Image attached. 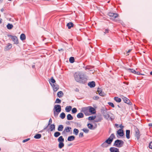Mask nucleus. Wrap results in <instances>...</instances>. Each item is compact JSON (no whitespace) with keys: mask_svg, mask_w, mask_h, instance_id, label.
I'll list each match as a JSON object with an SVG mask.
<instances>
[{"mask_svg":"<svg viewBox=\"0 0 152 152\" xmlns=\"http://www.w3.org/2000/svg\"><path fill=\"white\" fill-rule=\"evenodd\" d=\"M74 77L76 82L83 84H85L88 79L86 74L81 72H75L74 74Z\"/></svg>","mask_w":152,"mask_h":152,"instance_id":"obj_1","label":"nucleus"},{"mask_svg":"<svg viewBox=\"0 0 152 152\" xmlns=\"http://www.w3.org/2000/svg\"><path fill=\"white\" fill-rule=\"evenodd\" d=\"M82 111L86 115H87L88 112L93 114H95L96 113L95 109L91 106L83 108Z\"/></svg>","mask_w":152,"mask_h":152,"instance_id":"obj_2","label":"nucleus"},{"mask_svg":"<svg viewBox=\"0 0 152 152\" xmlns=\"http://www.w3.org/2000/svg\"><path fill=\"white\" fill-rule=\"evenodd\" d=\"M124 144V142L120 140H117L115 141L113 146L118 148H121L123 146Z\"/></svg>","mask_w":152,"mask_h":152,"instance_id":"obj_3","label":"nucleus"},{"mask_svg":"<svg viewBox=\"0 0 152 152\" xmlns=\"http://www.w3.org/2000/svg\"><path fill=\"white\" fill-rule=\"evenodd\" d=\"M7 36L11 38L13 41L14 42V44H18V40L17 37L15 36L8 34Z\"/></svg>","mask_w":152,"mask_h":152,"instance_id":"obj_4","label":"nucleus"},{"mask_svg":"<svg viewBox=\"0 0 152 152\" xmlns=\"http://www.w3.org/2000/svg\"><path fill=\"white\" fill-rule=\"evenodd\" d=\"M108 15L110 17H112V18H111L110 19L113 20H115V18H117L118 16V14L113 13L111 12H109Z\"/></svg>","mask_w":152,"mask_h":152,"instance_id":"obj_5","label":"nucleus"},{"mask_svg":"<svg viewBox=\"0 0 152 152\" xmlns=\"http://www.w3.org/2000/svg\"><path fill=\"white\" fill-rule=\"evenodd\" d=\"M71 128L70 127L67 126L65 128L64 130L63 131L62 133V134H66V133L71 132L72 133V131H71Z\"/></svg>","mask_w":152,"mask_h":152,"instance_id":"obj_6","label":"nucleus"},{"mask_svg":"<svg viewBox=\"0 0 152 152\" xmlns=\"http://www.w3.org/2000/svg\"><path fill=\"white\" fill-rule=\"evenodd\" d=\"M53 111L54 110L56 112L59 113L61 111V107L60 105L59 104L55 105L54 106Z\"/></svg>","mask_w":152,"mask_h":152,"instance_id":"obj_7","label":"nucleus"},{"mask_svg":"<svg viewBox=\"0 0 152 152\" xmlns=\"http://www.w3.org/2000/svg\"><path fill=\"white\" fill-rule=\"evenodd\" d=\"M107 112L106 110H104L103 111L102 114L105 118L107 120H109L111 118L110 117V115Z\"/></svg>","mask_w":152,"mask_h":152,"instance_id":"obj_8","label":"nucleus"},{"mask_svg":"<svg viewBox=\"0 0 152 152\" xmlns=\"http://www.w3.org/2000/svg\"><path fill=\"white\" fill-rule=\"evenodd\" d=\"M135 136L137 138V140H138L140 138V132L138 129L136 127L135 129Z\"/></svg>","mask_w":152,"mask_h":152,"instance_id":"obj_9","label":"nucleus"},{"mask_svg":"<svg viewBox=\"0 0 152 152\" xmlns=\"http://www.w3.org/2000/svg\"><path fill=\"white\" fill-rule=\"evenodd\" d=\"M127 70L129 72L133 73L134 74L137 75H143L140 73L139 72H137L135 70L133 69H127Z\"/></svg>","mask_w":152,"mask_h":152,"instance_id":"obj_10","label":"nucleus"},{"mask_svg":"<svg viewBox=\"0 0 152 152\" xmlns=\"http://www.w3.org/2000/svg\"><path fill=\"white\" fill-rule=\"evenodd\" d=\"M122 99L125 103L130 105L132 104V102L129 100V99L127 98L126 97H123L122 98Z\"/></svg>","mask_w":152,"mask_h":152,"instance_id":"obj_11","label":"nucleus"},{"mask_svg":"<svg viewBox=\"0 0 152 152\" xmlns=\"http://www.w3.org/2000/svg\"><path fill=\"white\" fill-rule=\"evenodd\" d=\"M51 86L53 88L54 91L56 92L57 91L59 88V86L56 83L53 84Z\"/></svg>","mask_w":152,"mask_h":152,"instance_id":"obj_12","label":"nucleus"},{"mask_svg":"<svg viewBox=\"0 0 152 152\" xmlns=\"http://www.w3.org/2000/svg\"><path fill=\"white\" fill-rule=\"evenodd\" d=\"M117 132V134L120 137H122L124 135V131L121 129H119Z\"/></svg>","mask_w":152,"mask_h":152,"instance_id":"obj_13","label":"nucleus"},{"mask_svg":"<svg viewBox=\"0 0 152 152\" xmlns=\"http://www.w3.org/2000/svg\"><path fill=\"white\" fill-rule=\"evenodd\" d=\"M110 151L111 152H120L119 149L115 147H111Z\"/></svg>","mask_w":152,"mask_h":152,"instance_id":"obj_14","label":"nucleus"},{"mask_svg":"<svg viewBox=\"0 0 152 152\" xmlns=\"http://www.w3.org/2000/svg\"><path fill=\"white\" fill-rule=\"evenodd\" d=\"M95 83L94 81H92L89 82L88 83V85L90 88H94L95 86Z\"/></svg>","mask_w":152,"mask_h":152,"instance_id":"obj_15","label":"nucleus"},{"mask_svg":"<svg viewBox=\"0 0 152 152\" xmlns=\"http://www.w3.org/2000/svg\"><path fill=\"white\" fill-rule=\"evenodd\" d=\"M12 45L10 43H8L6 47L4 48V50L5 51H7L9 50L12 48Z\"/></svg>","mask_w":152,"mask_h":152,"instance_id":"obj_16","label":"nucleus"},{"mask_svg":"<svg viewBox=\"0 0 152 152\" xmlns=\"http://www.w3.org/2000/svg\"><path fill=\"white\" fill-rule=\"evenodd\" d=\"M74 25L73 23L71 22H69L67 24L66 26L68 27V29H70L72 27H73Z\"/></svg>","mask_w":152,"mask_h":152,"instance_id":"obj_17","label":"nucleus"},{"mask_svg":"<svg viewBox=\"0 0 152 152\" xmlns=\"http://www.w3.org/2000/svg\"><path fill=\"white\" fill-rule=\"evenodd\" d=\"M56 80L53 78V77H52L50 79V81L49 82L50 84L51 85H52V84L56 83Z\"/></svg>","mask_w":152,"mask_h":152,"instance_id":"obj_18","label":"nucleus"},{"mask_svg":"<svg viewBox=\"0 0 152 152\" xmlns=\"http://www.w3.org/2000/svg\"><path fill=\"white\" fill-rule=\"evenodd\" d=\"M75 137L73 135H71L68 137L67 140L71 141L74 140L75 139Z\"/></svg>","mask_w":152,"mask_h":152,"instance_id":"obj_19","label":"nucleus"},{"mask_svg":"<svg viewBox=\"0 0 152 152\" xmlns=\"http://www.w3.org/2000/svg\"><path fill=\"white\" fill-rule=\"evenodd\" d=\"M130 130H126V137L127 139L130 138Z\"/></svg>","mask_w":152,"mask_h":152,"instance_id":"obj_20","label":"nucleus"},{"mask_svg":"<svg viewBox=\"0 0 152 152\" xmlns=\"http://www.w3.org/2000/svg\"><path fill=\"white\" fill-rule=\"evenodd\" d=\"M97 92H98V93L99 94V95L101 96H105V94L104 93V92H102V90H98L97 91Z\"/></svg>","mask_w":152,"mask_h":152,"instance_id":"obj_21","label":"nucleus"},{"mask_svg":"<svg viewBox=\"0 0 152 152\" xmlns=\"http://www.w3.org/2000/svg\"><path fill=\"white\" fill-rule=\"evenodd\" d=\"M20 38L22 41L25 40L26 38L25 35L24 34H22L20 35Z\"/></svg>","mask_w":152,"mask_h":152,"instance_id":"obj_22","label":"nucleus"},{"mask_svg":"<svg viewBox=\"0 0 152 152\" xmlns=\"http://www.w3.org/2000/svg\"><path fill=\"white\" fill-rule=\"evenodd\" d=\"M50 131H52L55 129V125L54 124H50Z\"/></svg>","mask_w":152,"mask_h":152,"instance_id":"obj_23","label":"nucleus"},{"mask_svg":"<svg viewBox=\"0 0 152 152\" xmlns=\"http://www.w3.org/2000/svg\"><path fill=\"white\" fill-rule=\"evenodd\" d=\"M57 95L59 98H61L63 96L64 94L62 91H61L57 93Z\"/></svg>","mask_w":152,"mask_h":152,"instance_id":"obj_24","label":"nucleus"},{"mask_svg":"<svg viewBox=\"0 0 152 152\" xmlns=\"http://www.w3.org/2000/svg\"><path fill=\"white\" fill-rule=\"evenodd\" d=\"M58 141L59 142H63L64 141V139L62 136H60L58 139Z\"/></svg>","mask_w":152,"mask_h":152,"instance_id":"obj_25","label":"nucleus"},{"mask_svg":"<svg viewBox=\"0 0 152 152\" xmlns=\"http://www.w3.org/2000/svg\"><path fill=\"white\" fill-rule=\"evenodd\" d=\"M72 108V107L70 106H66L65 109L66 111L67 112H69L71 110Z\"/></svg>","mask_w":152,"mask_h":152,"instance_id":"obj_26","label":"nucleus"},{"mask_svg":"<svg viewBox=\"0 0 152 152\" xmlns=\"http://www.w3.org/2000/svg\"><path fill=\"white\" fill-rule=\"evenodd\" d=\"M64 128V126L62 125H60L58 126V131H62Z\"/></svg>","mask_w":152,"mask_h":152,"instance_id":"obj_27","label":"nucleus"},{"mask_svg":"<svg viewBox=\"0 0 152 152\" xmlns=\"http://www.w3.org/2000/svg\"><path fill=\"white\" fill-rule=\"evenodd\" d=\"M94 121L96 122H100L102 120V118L101 117H97L95 119Z\"/></svg>","mask_w":152,"mask_h":152,"instance_id":"obj_28","label":"nucleus"},{"mask_svg":"<svg viewBox=\"0 0 152 152\" xmlns=\"http://www.w3.org/2000/svg\"><path fill=\"white\" fill-rule=\"evenodd\" d=\"M67 119L68 120H72L73 118L70 114H68L67 116Z\"/></svg>","mask_w":152,"mask_h":152,"instance_id":"obj_29","label":"nucleus"},{"mask_svg":"<svg viewBox=\"0 0 152 152\" xmlns=\"http://www.w3.org/2000/svg\"><path fill=\"white\" fill-rule=\"evenodd\" d=\"M7 27L8 29H10L13 28V26L12 24L9 23L7 25Z\"/></svg>","mask_w":152,"mask_h":152,"instance_id":"obj_30","label":"nucleus"},{"mask_svg":"<svg viewBox=\"0 0 152 152\" xmlns=\"http://www.w3.org/2000/svg\"><path fill=\"white\" fill-rule=\"evenodd\" d=\"M83 117H84V115L83 113H79L77 115V117L78 118H82Z\"/></svg>","mask_w":152,"mask_h":152,"instance_id":"obj_31","label":"nucleus"},{"mask_svg":"<svg viewBox=\"0 0 152 152\" xmlns=\"http://www.w3.org/2000/svg\"><path fill=\"white\" fill-rule=\"evenodd\" d=\"M42 135L40 134H36L34 136V137L35 139H39L41 137Z\"/></svg>","mask_w":152,"mask_h":152,"instance_id":"obj_32","label":"nucleus"},{"mask_svg":"<svg viewBox=\"0 0 152 152\" xmlns=\"http://www.w3.org/2000/svg\"><path fill=\"white\" fill-rule=\"evenodd\" d=\"M94 67V66H89L88 65L85 68V70L88 69L90 71H91V70H90V69L93 68Z\"/></svg>","mask_w":152,"mask_h":152,"instance_id":"obj_33","label":"nucleus"},{"mask_svg":"<svg viewBox=\"0 0 152 152\" xmlns=\"http://www.w3.org/2000/svg\"><path fill=\"white\" fill-rule=\"evenodd\" d=\"M61 133L58 132H56L54 133V136L56 137H57L61 135Z\"/></svg>","mask_w":152,"mask_h":152,"instance_id":"obj_34","label":"nucleus"},{"mask_svg":"<svg viewBox=\"0 0 152 152\" xmlns=\"http://www.w3.org/2000/svg\"><path fill=\"white\" fill-rule=\"evenodd\" d=\"M79 130L75 128L73 130V134L76 135H77L79 133Z\"/></svg>","mask_w":152,"mask_h":152,"instance_id":"obj_35","label":"nucleus"},{"mask_svg":"<svg viewBox=\"0 0 152 152\" xmlns=\"http://www.w3.org/2000/svg\"><path fill=\"white\" fill-rule=\"evenodd\" d=\"M114 100L115 101L118 102H121V99L118 97H115Z\"/></svg>","mask_w":152,"mask_h":152,"instance_id":"obj_36","label":"nucleus"},{"mask_svg":"<svg viewBox=\"0 0 152 152\" xmlns=\"http://www.w3.org/2000/svg\"><path fill=\"white\" fill-rule=\"evenodd\" d=\"M113 141L112 140L110 139V138H108L107 140H106L105 141V142L107 143V144H111Z\"/></svg>","mask_w":152,"mask_h":152,"instance_id":"obj_37","label":"nucleus"},{"mask_svg":"<svg viewBox=\"0 0 152 152\" xmlns=\"http://www.w3.org/2000/svg\"><path fill=\"white\" fill-rule=\"evenodd\" d=\"M64 144L63 143V142H59V143L58 144V148L61 149L63 147H64Z\"/></svg>","mask_w":152,"mask_h":152,"instance_id":"obj_38","label":"nucleus"},{"mask_svg":"<svg viewBox=\"0 0 152 152\" xmlns=\"http://www.w3.org/2000/svg\"><path fill=\"white\" fill-rule=\"evenodd\" d=\"M108 138H110V139L112 140L113 141V139L115 138V137L114 134L113 133L111 134L110 136Z\"/></svg>","mask_w":152,"mask_h":152,"instance_id":"obj_39","label":"nucleus"},{"mask_svg":"<svg viewBox=\"0 0 152 152\" xmlns=\"http://www.w3.org/2000/svg\"><path fill=\"white\" fill-rule=\"evenodd\" d=\"M66 116L65 113H62L60 115V117L62 119H64Z\"/></svg>","mask_w":152,"mask_h":152,"instance_id":"obj_40","label":"nucleus"},{"mask_svg":"<svg viewBox=\"0 0 152 152\" xmlns=\"http://www.w3.org/2000/svg\"><path fill=\"white\" fill-rule=\"evenodd\" d=\"M69 61L70 63H73L75 61V58L73 57H71L69 58Z\"/></svg>","mask_w":152,"mask_h":152,"instance_id":"obj_41","label":"nucleus"},{"mask_svg":"<svg viewBox=\"0 0 152 152\" xmlns=\"http://www.w3.org/2000/svg\"><path fill=\"white\" fill-rule=\"evenodd\" d=\"M96 118V116H89L88 118V119L89 120H93L95 119Z\"/></svg>","mask_w":152,"mask_h":152,"instance_id":"obj_42","label":"nucleus"},{"mask_svg":"<svg viewBox=\"0 0 152 152\" xmlns=\"http://www.w3.org/2000/svg\"><path fill=\"white\" fill-rule=\"evenodd\" d=\"M52 122V119L51 118H50L49 120V123H48V125L46 127H45L43 130H45L46 129H47V128L48 127V126L49 125H50V124H51Z\"/></svg>","mask_w":152,"mask_h":152,"instance_id":"obj_43","label":"nucleus"},{"mask_svg":"<svg viewBox=\"0 0 152 152\" xmlns=\"http://www.w3.org/2000/svg\"><path fill=\"white\" fill-rule=\"evenodd\" d=\"M107 143L105 141L101 145V146L103 147H107L108 146Z\"/></svg>","mask_w":152,"mask_h":152,"instance_id":"obj_44","label":"nucleus"},{"mask_svg":"<svg viewBox=\"0 0 152 152\" xmlns=\"http://www.w3.org/2000/svg\"><path fill=\"white\" fill-rule=\"evenodd\" d=\"M87 126L88 128L90 129H91L93 127V125L90 123H88L87 124Z\"/></svg>","mask_w":152,"mask_h":152,"instance_id":"obj_45","label":"nucleus"},{"mask_svg":"<svg viewBox=\"0 0 152 152\" xmlns=\"http://www.w3.org/2000/svg\"><path fill=\"white\" fill-rule=\"evenodd\" d=\"M77 111V109L76 108H73L72 110V113L74 114L76 113Z\"/></svg>","mask_w":152,"mask_h":152,"instance_id":"obj_46","label":"nucleus"},{"mask_svg":"<svg viewBox=\"0 0 152 152\" xmlns=\"http://www.w3.org/2000/svg\"><path fill=\"white\" fill-rule=\"evenodd\" d=\"M61 100L59 99L58 98L56 99V101L55 102V103H58L60 104L61 103Z\"/></svg>","mask_w":152,"mask_h":152,"instance_id":"obj_47","label":"nucleus"},{"mask_svg":"<svg viewBox=\"0 0 152 152\" xmlns=\"http://www.w3.org/2000/svg\"><path fill=\"white\" fill-rule=\"evenodd\" d=\"M108 104L112 107H115L114 104L112 102H108Z\"/></svg>","mask_w":152,"mask_h":152,"instance_id":"obj_48","label":"nucleus"},{"mask_svg":"<svg viewBox=\"0 0 152 152\" xmlns=\"http://www.w3.org/2000/svg\"><path fill=\"white\" fill-rule=\"evenodd\" d=\"M53 113L55 117H57L59 113H58V112H56V111H55L54 110L53 111Z\"/></svg>","mask_w":152,"mask_h":152,"instance_id":"obj_49","label":"nucleus"},{"mask_svg":"<svg viewBox=\"0 0 152 152\" xmlns=\"http://www.w3.org/2000/svg\"><path fill=\"white\" fill-rule=\"evenodd\" d=\"M83 131L85 132L86 133H88L89 131V130L87 129H83Z\"/></svg>","mask_w":152,"mask_h":152,"instance_id":"obj_50","label":"nucleus"},{"mask_svg":"<svg viewBox=\"0 0 152 152\" xmlns=\"http://www.w3.org/2000/svg\"><path fill=\"white\" fill-rule=\"evenodd\" d=\"M84 136L83 133V132H80L79 134V137H82Z\"/></svg>","mask_w":152,"mask_h":152,"instance_id":"obj_51","label":"nucleus"},{"mask_svg":"<svg viewBox=\"0 0 152 152\" xmlns=\"http://www.w3.org/2000/svg\"><path fill=\"white\" fill-rule=\"evenodd\" d=\"M99 98V97L98 96H95L93 97V99L95 100H97Z\"/></svg>","mask_w":152,"mask_h":152,"instance_id":"obj_52","label":"nucleus"},{"mask_svg":"<svg viewBox=\"0 0 152 152\" xmlns=\"http://www.w3.org/2000/svg\"><path fill=\"white\" fill-rule=\"evenodd\" d=\"M149 147L150 148L152 149V141L150 143Z\"/></svg>","mask_w":152,"mask_h":152,"instance_id":"obj_53","label":"nucleus"},{"mask_svg":"<svg viewBox=\"0 0 152 152\" xmlns=\"http://www.w3.org/2000/svg\"><path fill=\"white\" fill-rule=\"evenodd\" d=\"M30 140V138H27V139H26L24 140H23V143L25 142H26L28 141V140Z\"/></svg>","mask_w":152,"mask_h":152,"instance_id":"obj_54","label":"nucleus"},{"mask_svg":"<svg viewBox=\"0 0 152 152\" xmlns=\"http://www.w3.org/2000/svg\"><path fill=\"white\" fill-rule=\"evenodd\" d=\"M109 29H106L105 30V31L104 32V33L105 34H106L107 33H108L109 32Z\"/></svg>","mask_w":152,"mask_h":152,"instance_id":"obj_55","label":"nucleus"},{"mask_svg":"<svg viewBox=\"0 0 152 152\" xmlns=\"http://www.w3.org/2000/svg\"><path fill=\"white\" fill-rule=\"evenodd\" d=\"M119 127L122 129L124 128V126H122V124H121L120 125Z\"/></svg>","mask_w":152,"mask_h":152,"instance_id":"obj_56","label":"nucleus"},{"mask_svg":"<svg viewBox=\"0 0 152 152\" xmlns=\"http://www.w3.org/2000/svg\"><path fill=\"white\" fill-rule=\"evenodd\" d=\"M75 91L76 92H79V90L78 88H76L75 89Z\"/></svg>","mask_w":152,"mask_h":152,"instance_id":"obj_57","label":"nucleus"},{"mask_svg":"<svg viewBox=\"0 0 152 152\" xmlns=\"http://www.w3.org/2000/svg\"><path fill=\"white\" fill-rule=\"evenodd\" d=\"M58 50L59 51H64V50L62 48H61L60 49H59Z\"/></svg>","mask_w":152,"mask_h":152,"instance_id":"obj_58","label":"nucleus"},{"mask_svg":"<svg viewBox=\"0 0 152 152\" xmlns=\"http://www.w3.org/2000/svg\"><path fill=\"white\" fill-rule=\"evenodd\" d=\"M123 83L124 84H126V85H128L129 84V82H123Z\"/></svg>","mask_w":152,"mask_h":152,"instance_id":"obj_59","label":"nucleus"},{"mask_svg":"<svg viewBox=\"0 0 152 152\" xmlns=\"http://www.w3.org/2000/svg\"><path fill=\"white\" fill-rule=\"evenodd\" d=\"M148 126H149L152 127V123H149L148 124Z\"/></svg>","mask_w":152,"mask_h":152,"instance_id":"obj_60","label":"nucleus"},{"mask_svg":"<svg viewBox=\"0 0 152 152\" xmlns=\"http://www.w3.org/2000/svg\"><path fill=\"white\" fill-rule=\"evenodd\" d=\"M4 10V9L3 8H2L1 9V12H3Z\"/></svg>","mask_w":152,"mask_h":152,"instance_id":"obj_61","label":"nucleus"},{"mask_svg":"<svg viewBox=\"0 0 152 152\" xmlns=\"http://www.w3.org/2000/svg\"><path fill=\"white\" fill-rule=\"evenodd\" d=\"M115 126L117 127H118V124H115Z\"/></svg>","mask_w":152,"mask_h":152,"instance_id":"obj_62","label":"nucleus"},{"mask_svg":"<svg viewBox=\"0 0 152 152\" xmlns=\"http://www.w3.org/2000/svg\"><path fill=\"white\" fill-rule=\"evenodd\" d=\"M35 66L34 65H33L32 66V68H35Z\"/></svg>","mask_w":152,"mask_h":152,"instance_id":"obj_63","label":"nucleus"},{"mask_svg":"<svg viewBox=\"0 0 152 152\" xmlns=\"http://www.w3.org/2000/svg\"><path fill=\"white\" fill-rule=\"evenodd\" d=\"M66 123L67 124H70L69 121H68L66 122Z\"/></svg>","mask_w":152,"mask_h":152,"instance_id":"obj_64","label":"nucleus"}]
</instances>
